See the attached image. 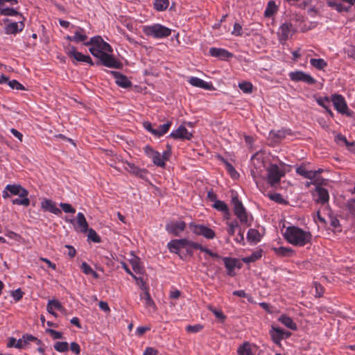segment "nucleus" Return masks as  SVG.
<instances>
[{"instance_id":"obj_13","label":"nucleus","mask_w":355,"mask_h":355,"mask_svg":"<svg viewBox=\"0 0 355 355\" xmlns=\"http://www.w3.org/2000/svg\"><path fill=\"white\" fill-rule=\"evenodd\" d=\"M269 334L271 336L272 340L279 345L284 337L288 338L291 336V333L286 332L284 329L274 326L271 327Z\"/></svg>"},{"instance_id":"obj_19","label":"nucleus","mask_w":355,"mask_h":355,"mask_svg":"<svg viewBox=\"0 0 355 355\" xmlns=\"http://www.w3.org/2000/svg\"><path fill=\"white\" fill-rule=\"evenodd\" d=\"M127 166L125 167V170H127L130 173L139 177L140 178L145 179L147 177L148 171L145 168H140L135 166L134 164L125 162H124Z\"/></svg>"},{"instance_id":"obj_58","label":"nucleus","mask_w":355,"mask_h":355,"mask_svg":"<svg viewBox=\"0 0 355 355\" xmlns=\"http://www.w3.org/2000/svg\"><path fill=\"white\" fill-rule=\"evenodd\" d=\"M90 241L94 243H101V236L92 229L90 228Z\"/></svg>"},{"instance_id":"obj_54","label":"nucleus","mask_w":355,"mask_h":355,"mask_svg":"<svg viewBox=\"0 0 355 355\" xmlns=\"http://www.w3.org/2000/svg\"><path fill=\"white\" fill-rule=\"evenodd\" d=\"M8 85L10 87V88L15 89L17 90H24L25 89V87H24V85H21L20 83H19L16 80H9Z\"/></svg>"},{"instance_id":"obj_48","label":"nucleus","mask_w":355,"mask_h":355,"mask_svg":"<svg viewBox=\"0 0 355 355\" xmlns=\"http://www.w3.org/2000/svg\"><path fill=\"white\" fill-rule=\"evenodd\" d=\"M208 309L211 311L214 315L218 319L220 320V321L223 322L225 318H226V316L223 314V313L220 311V310H218L215 308H214L211 305H209L207 306Z\"/></svg>"},{"instance_id":"obj_28","label":"nucleus","mask_w":355,"mask_h":355,"mask_svg":"<svg viewBox=\"0 0 355 355\" xmlns=\"http://www.w3.org/2000/svg\"><path fill=\"white\" fill-rule=\"evenodd\" d=\"M275 253L281 257H291L294 254V250L291 248L280 246L278 248H272Z\"/></svg>"},{"instance_id":"obj_18","label":"nucleus","mask_w":355,"mask_h":355,"mask_svg":"<svg viewBox=\"0 0 355 355\" xmlns=\"http://www.w3.org/2000/svg\"><path fill=\"white\" fill-rule=\"evenodd\" d=\"M19 21L17 22H10L5 27V33L7 35H15L20 33L24 28V23L22 19H19Z\"/></svg>"},{"instance_id":"obj_44","label":"nucleus","mask_w":355,"mask_h":355,"mask_svg":"<svg viewBox=\"0 0 355 355\" xmlns=\"http://www.w3.org/2000/svg\"><path fill=\"white\" fill-rule=\"evenodd\" d=\"M87 35L82 29L77 30L73 36V41L76 42H84L87 39Z\"/></svg>"},{"instance_id":"obj_43","label":"nucleus","mask_w":355,"mask_h":355,"mask_svg":"<svg viewBox=\"0 0 355 355\" xmlns=\"http://www.w3.org/2000/svg\"><path fill=\"white\" fill-rule=\"evenodd\" d=\"M169 5L168 0H155L154 8L157 11L166 10Z\"/></svg>"},{"instance_id":"obj_31","label":"nucleus","mask_w":355,"mask_h":355,"mask_svg":"<svg viewBox=\"0 0 355 355\" xmlns=\"http://www.w3.org/2000/svg\"><path fill=\"white\" fill-rule=\"evenodd\" d=\"M226 231L230 236H232L234 235L236 231H239V229H241L239 225V223L236 220H228L226 222Z\"/></svg>"},{"instance_id":"obj_60","label":"nucleus","mask_w":355,"mask_h":355,"mask_svg":"<svg viewBox=\"0 0 355 355\" xmlns=\"http://www.w3.org/2000/svg\"><path fill=\"white\" fill-rule=\"evenodd\" d=\"M193 245V249H198L200 250L201 252H205L207 255L209 256V254L211 252V250H210L209 249L202 246V245H200V243H196L195 242L194 244H192Z\"/></svg>"},{"instance_id":"obj_26","label":"nucleus","mask_w":355,"mask_h":355,"mask_svg":"<svg viewBox=\"0 0 355 355\" xmlns=\"http://www.w3.org/2000/svg\"><path fill=\"white\" fill-rule=\"evenodd\" d=\"M223 260L227 270V275L230 276H234V270L236 266L237 260L230 257H223Z\"/></svg>"},{"instance_id":"obj_22","label":"nucleus","mask_w":355,"mask_h":355,"mask_svg":"<svg viewBox=\"0 0 355 355\" xmlns=\"http://www.w3.org/2000/svg\"><path fill=\"white\" fill-rule=\"evenodd\" d=\"M41 207L44 211H50L51 213H53L55 215H60L62 214V211L60 209H58L55 203L50 199L45 198L44 200L41 202Z\"/></svg>"},{"instance_id":"obj_45","label":"nucleus","mask_w":355,"mask_h":355,"mask_svg":"<svg viewBox=\"0 0 355 355\" xmlns=\"http://www.w3.org/2000/svg\"><path fill=\"white\" fill-rule=\"evenodd\" d=\"M291 134V130L287 129L279 130L277 132H270V135L276 137L278 139H282L285 138L287 135Z\"/></svg>"},{"instance_id":"obj_15","label":"nucleus","mask_w":355,"mask_h":355,"mask_svg":"<svg viewBox=\"0 0 355 355\" xmlns=\"http://www.w3.org/2000/svg\"><path fill=\"white\" fill-rule=\"evenodd\" d=\"M65 52L69 57L75 59L76 61L89 63V55H85L76 51L73 46L69 44L65 47Z\"/></svg>"},{"instance_id":"obj_29","label":"nucleus","mask_w":355,"mask_h":355,"mask_svg":"<svg viewBox=\"0 0 355 355\" xmlns=\"http://www.w3.org/2000/svg\"><path fill=\"white\" fill-rule=\"evenodd\" d=\"M46 310L49 313H51V310H58L61 312H65V309L62 306L61 303L57 300H50L46 306Z\"/></svg>"},{"instance_id":"obj_17","label":"nucleus","mask_w":355,"mask_h":355,"mask_svg":"<svg viewBox=\"0 0 355 355\" xmlns=\"http://www.w3.org/2000/svg\"><path fill=\"white\" fill-rule=\"evenodd\" d=\"M293 33H295V30L293 28V26L291 23H284L281 25L279 28L278 35L279 37L280 41H286L289 37H291Z\"/></svg>"},{"instance_id":"obj_42","label":"nucleus","mask_w":355,"mask_h":355,"mask_svg":"<svg viewBox=\"0 0 355 355\" xmlns=\"http://www.w3.org/2000/svg\"><path fill=\"white\" fill-rule=\"evenodd\" d=\"M277 10V6L275 1H270L268 3L267 7L264 11V15L266 17H271Z\"/></svg>"},{"instance_id":"obj_56","label":"nucleus","mask_w":355,"mask_h":355,"mask_svg":"<svg viewBox=\"0 0 355 355\" xmlns=\"http://www.w3.org/2000/svg\"><path fill=\"white\" fill-rule=\"evenodd\" d=\"M225 166L227 171L229 172V173L233 178H237L239 176V173L236 172V171L231 164L225 162Z\"/></svg>"},{"instance_id":"obj_40","label":"nucleus","mask_w":355,"mask_h":355,"mask_svg":"<svg viewBox=\"0 0 355 355\" xmlns=\"http://www.w3.org/2000/svg\"><path fill=\"white\" fill-rule=\"evenodd\" d=\"M171 124L172 123L171 121H168L167 123L159 125L158 128L155 129V137H159L166 134L168 131Z\"/></svg>"},{"instance_id":"obj_35","label":"nucleus","mask_w":355,"mask_h":355,"mask_svg":"<svg viewBox=\"0 0 355 355\" xmlns=\"http://www.w3.org/2000/svg\"><path fill=\"white\" fill-rule=\"evenodd\" d=\"M247 239L249 241L257 243L260 241V234L255 229H250L247 234Z\"/></svg>"},{"instance_id":"obj_32","label":"nucleus","mask_w":355,"mask_h":355,"mask_svg":"<svg viewBox=\"0 0 355 355\" xmlns=\"http://www.w3.org/2000/svg\"><path fill=\"white\" fill-rule=\"evenodd\" d=\"M0 14L4 16H17L19 17V19H24V17L21 13L10 8H3L1 6Z\"/></svg>"},{"instance_id":"obj_10","label":"nucleus","mask_w":355,"mask_h":355,"mask_svg":"<svg viewBox=\"0 0 355 355\" xmlns=\"http://www.w3.org/2000/svg\"><path fill=\"white\" fill-rule=\"evenodd\" d=\"M291 80L295 82H304L309 85H313L316 80L309 73L302 71H295L289 73Z\"/></svg>"},{"instance_id":"obj_53","label":"nucleus","mask_w":355,"mask_h":355,"mask_svg":"<svg viewBox=\"0 0 355 355\" xmlns=\"http://www.w3.org/2000/svg\"><path fill=\"white\" fill-rule=\"evenodd\" d=\"M203 329V326L200 324H196L194 325H188L186 327V330L189 333H198L200 331Z\"/></svg>"},{"instance_id":"obj_34","label":"nucleus","mask_w":355,"mask_h":355,"mask_svg":"<svg viewBox=\"0 0 355 355\" xmlns=\"http://www.w3.org/2000/svg\"><path fill=\"white\" fill-rule=\"evenodd\" d=\"M310 64L318 70H322L327 66V62L322 58H311Z\"/></svg>"},{"instance_id":"obj_5","label":"nucleus","mask_w":355,"mask_h":355,"mask_svg":"<svg viewBox=\"0 0 355 355\" xmlns=\"http://www.w3.org/2000/svg\"><path fill=\"white\" fill-rule=\"evenodd\" d=\"M284 175V171L280 169L277 164H271L267 168L268 182L272 186L279 183Z\"/></svg>"},{"instance_id":"obj_46","label":"nucleus","mask_w":355,"mask_h":355,"mask_svg":"<svg viewBox=\"0 0 355 355\" xmlns=\"http://www.w3.org/2000/svg\"><path fill=\"white\" fill-rule=\"evenodd\" d=\"M239 87L246 94H250L252 92V84L250 82L240 83H239Z\"/></svg>"},{"instance_id":"obj_4","label":"nucleus","mask_w":355,"mask_h":355,"mask_svg":"<svg viewBox=\"0 0 355 355\" xmlns=\"http://www.w3.org/2000/svg\"><path fill=\"white\" fill-rule=\"evenodd\" d=\"M232 202L234 205V212L241 224L247 226L250 225V217L237 196L232 197Z\"/></svg>"},{"instance_id":"obj_64","label":"nucleus","mask_w":355,"mask_h":355,"mask_svg":"<svg viewBox=\"0 0 355 355\" xmlns=\"http://www.w3.org/2000/svg\"><path fill=\"white\" fill-rule=\"evenodd\" d=\"M46 331L51 334L53 339H60L62 337V334L60 331H57L51 329H49Z\"/></svg>"},{"instance_id":"obj_33","label":"nucleus","mask_w":355,"mask_h":355,"mask_svg":"<svg viewBox=\"0 0 355 355\" xmlns=\"http://www.w3.org/2000/svg\"><path fill=\"white\" fill-rule=\"evenodd\" d=\"M28 191L26 190V195L23 197H19L12 200L13 205H22L24 207H28L30 205V200L28 198Z\"/></svg>"},{"instance_id":"obj_55","label":"nucleus","mask_w":355,"mask_h":355,"mask_svg":"<svg viewBox=\"0 0 355 355\" xmlns=\"http://www.w3.org/2000/svg\"><path fill=\"white\" fill-rule=\"evenodd\" d=\"M60 207L65 213L74 214L76 212V209L70 204L61 202Z\"/></svg>"},{"instance_id":"obj_1","label":"nucleus","mask_w":355,"mask_h":355,"mask_svg":"<svg viewBox=\"0 0 355 355\" xmlns=\"http://www.w3.org/2000/svg\"><path fill=\"white\" fill-rule=\"evenodd\" d=\"M110 45L101 37L95 36L90 38V53L99 59L101 64L107 67L121 69L122 63L112 55Z\"/></svg>"},{"instance_id":"obj_14","label":"nucleus","mask_w":355,"mask_h":355,"mask_svg":"<svg viewBox=\"0 0 355 355\" xmlns=\"http://www.w3.org/2000/svg\"><path fill=\"white\" fill-rule=\"evenodd\" d=\"M335 109L341 114H345L347 110V105L344 97L340 94H334L331 97Z\"/></svg>"},{"instance_id":"obj_8","label":"nucleus","mask_w":355,"mask_h":355,"mask_svg":"<svg viewBox=\"0 0 355 355\" xmlns=\"http://www.w3.org/2000/svg\"><path fill=\"white\" fill-rule=\"evenodd\" d=\"M189 227L193 234L202 236L207 239H213L216 236L214 231L204 225H196L191 223L189 224Z\"/></svg>"},{"instance_id":"obj_30","label":"nucleus","mask_w":355,"mask_h":355,"mask_svg":"<svg viewBox=\"0 0 355 355\" xmlns=\"http://www.w3.org/2000/svg\"><path fill=\"white\" fill-rule=\"evenodd\" d=\"M279 321L281 322L285 327L289 328L291 330L295 331L297 327L296 324L293 322L291 318L286 315H282L279 318Z\"/></svg>"},{"instance_id":"obj_62","label":"nucleus","mask_w":355,"mask_h":355,"mask_svg":"<svg viewBox=\"0 0 355 355\" xmlns=\"http://www.w3.org/2000/svg\"><path fill=\"white\" fill-rule=\"evenodd\" d=\"M232 34L236 36L241 35L242 34V27L238 24L235 23L234 25L233 31H232Z\"/></svg>"},{"instance_id":"obj_2","label":"nucleus","mask_w":355,"mask_h":355,"mask_svg":"<svg viewBox=\"0 0 355 355\" xmlns=\"http://www.w3.org/2000/svg\"><path fill=\"white\" fill-rule=\"evenodd\" d=\"M284 237L288 243L297 247H303L311 243L312 240L310 232L294 225L286 228Z\"/></svg>"},{"instance_id":"obj_24","label":"nucleus","mask_w":355,"mask_h":355,"mask_svg":"<svg viewBox=\"0 0 355 355\" xmlns=\"http://www.w3.org/2000/svg\"><path fill=\"white\" fill-rule=\"evenodd\" d=\"M315 191L318 196V198L315 200L317 202H320L321 204H325L328 202L329 200V192L326 189H324L321 187H316Z\"/></svg>"},{"instance_id":"obj_39","label":"nucleus","mask_w":355,"mask_h":355,"mask_svg":"<svg viewBox=\"0 0 355 355\" xmlns=\"http://www.w3.org/2000/svg\"><path fill=\"white\" fill-rule=\"evenodd\" d=\"M213 207L218 211H220L225 214H229V208L227 204L222 200H216Z\"/></svg>"},{"instance_id":"obj_36","label":"nucleus","mask_w":355,"mask_h":355,"mask_svg":"<svg viewBox=\"0 0 355 355\" xmlns=\"http://www.w3.org/2000/svg\"><path fill=\"white\" fill-rule=\"evenodd\" d=\"M327 5L329 7L335 9L336 10H337L339 12H341L343 11H345V12L349 11V7H346L345 5H343L339 2L335 1H328Z\"/></svg>"},{"instance_id":"obj_9","label":"nucleus","mask_w":355,"mask_h":355,"mask_svg":"<svg viewBox=\"0 0 355 355\" xmlns=\"http://www.w3.org/2000/svg\"><path fill=\"white\" fill-rule=\"evenodd\" d=\"M26 189L20 184H7L2 192V197L4 199L8 198L11 195L23 197L26 195Z\"/></svg>"},{"instance_id":"obj_57","label":"nucleus","mask_w":355,"mask_h":355,"mask_svg":"<svg viewBox=\"0 0 355 355\" xmlns=\"http://www.w3.org/2000/svg\"><path fill=\"white\" fill-rule=\"evenodd\" d=\"M24 292L20 288L12 291L11 296L14 298L15 302H19L23 297Z\"/></svg>"},{"instance_id":"obj_21","label":"nucleus","mask_w":355,"mask_h":355,"mask_svg":"<svg viewBox=\"0 0 355 355\" xmlns=\"http://www.w3.org/2000/svg\"><path fill=\"white\" fill-rule=\"evenodd\" d=\"M188 82L193 87L202 88L207 90H211L214 89L211 83L206 82L198 77H191Z\"/></svg>"},{"instance_id":"obj_61","label":"nucleus","mask_w":355,"mask_h":355,"mask_svg":"<svg viewBox=\"0 0 355 355\" xmlns=\"http://www.w3.org/2000/svg\"><path fill=\"white\" fill-rule=\"evenodd\" d=\"M347 207L350 214L355 216V199H351L347 202Z\"/></svg>"},{"instance_id":"obj_20","label":"nucleus","mask_w":355,"mask_h":355,"mask_svg":"<svg viewBox=\"0 0 355 355\" xmlns=\"http://www.w3.org/2000/svg\"><path fill=\"white\" fill-rule=\"evenodd\" d=\"M115 79L116 85L123 87L128 88L131 86L132 83L128 80L126 76L121 74V73L116 71H109Z\"/></svg>"},{"instance_id":"obj_41","label":"nucleus","mask_w":355,"mask_h":355,"mask_svg":"<svg viewBox=\"0 0 355 355\" xmlns=\"http://www.w3.org/2000/svg\"><path fill=\"white\" fill-rule=\"evenodd\" d=\"M316 101L318 105L324 107L331 116H333V113L330 109V101L327 97L317 98Z\"/></svg>"},{"instance_id":"obj_37","label":"nucleus","mask_w":355,"mask_h":355,"mask_svg":"<svg viewBox=\"0 0 355 355\" xmlns=\"http://www.w3.org/2000/svg\"><path fill=\"white\" fill-rule=\"evenodd\" d=\"M296 173L298 175L309 180H312L314 178V173H312L311 171L306 170L304 166L297 167Z\"/></svg>"},{"instance_id":"obj_38","label":"nucleus","mask_w":355,"mask_h":355,"mask_svg":"<svg viewBox=\"0 0 355 355\" xmlns=\"http://www.w3.org/2000/svg\"><path fill=\"white\" fill-rule=\"evenodd\" d=\"M262 256V250H257L252 253L250 256L245 257L243 259V262L249 263L254 262L259 259Z\"/></svg>"},{"instance_id":"obj_16","label":"nucleus","mask_w":355,"mask_h":355,"mask_svg":"<svg viewBox=\"0 0 355 355\" xmlns=\"http://www.w3.org/2000/svg\"><path fill=\"white\" fill-rule=\"evenodd\" d=\"M169 136L175 139L186 140H190L193 137L192 134L182 125H180L175 130L172 131Z\"/></svg>"},{"instance_id":"obj_23","label":"nucleus","mask_w":355,"mask_h":355,"mask_svg":"<svg viewBox=\"0 0 355 355\" xmlns=\"http://www.w3.org/2000/svg\"><path fill=\"white\" fill-rule=\"evenodd\" d=\"M209 53L211 56L218 58L223 60L232 57V54L224 49L212 47L209 49Z\"/></svg>"},{"instance_id":"obj_47","label":"nucleus","mask_w":355,"mask_h":355,"mask_svg":"<svg viewBox=\"0 0 355 355\" xmlns=\"http://www.w3.org/2000/svg\"><path fill=\"white\" fill-rule=\"evenodd\" d=\"M130 264L132 266V270L136 273H141L143 268L140 265L139 259L138 258H135L130 260Z\"/></svg>"},{"instance_id":"obj_50","label":"nucleus","mask_w":355,"mask_h":355,"mask_svg":"<svg viewBox=\"0 0 355 355\" xmlns=\"http://www.w3.org/2000/svg\"><path fill=\"white\" fill-rule=\"evenodd\" d=\"M268 197L273 201H275L279 204H286V201L284 199L282 196L279 193H271L268 194Z\"/></svg>"},{"instance_id":"obj_12","label":"nucleus","mask_w":355,"mask_h":355,"mask_svg":"<svg viewBox=\"0 0 355 355\" xmlns=\"http://www.w3.org/2000/svg\"><path fill=\"white\" fill-rule=\"evenodd\" d=\"M186 223L184 221H171L166 225V230L175 236H178L185 230Z\"/></svg>"},{"instance_id":"obj_49","label":"nucleus","mask_w":355,"mask_h":355,"mask_svg":"<svg viewBox=\"0 0 355 355\" xmlns=\"http://www.w3.org/2000/svg\"><path fill=\"white\" fill-rule=\"evenodd\" d=\"M54 348L56 351L60 352H64L69 349V344L67 342H57Z\"/></svg>"},{"instance_id":"obj_27","label":"nucleus","mask_w":355,"mask_h":355,"mask_svg":"<svg viewBox=\"0 0 355 355\" xmlns=\"http://www.w3.org/2000/svg\"><path fill=\"white\" fill-rule=\"evenodd\" d=\"M254 347V345H252L249 342H245L238 347V355H254L252 348Z\"/></svg>"},{"instance_id":"obj_3","label":"nucleus","mask_w":355,"mask_h":355,"mask_svg":"<svg viewBox=\"0 0 355 355\" xmlns=\"http://www.w3.org/2000/svg\"><path fill=\"white\" fill-rule=\"evenodd\" d=\"M142 31L147 36L154 38L167 37L171 34V30L162 24H154L142 26Z\"/></svg>"},{"instance_id":"obj_11","label":"nucleus","mask_w":355,"mask_h":355,"mask_svg":"<svg viewBox=\"0 0 355 355\" xmlns=\"http://www.w3.org/2000/svg\"><path fill=\"white\" fill-rule=\"evenodd\" d=\"M144 150L146 155L152 159L155 165L162 168L165 167V162L158 151L155 150L148 145L146 146Z\"/></svg>"},{"instance_id":"obj_25","label":"nucleus","mask_w":355,"mask_h":355,"mask_svg":"<svg viewBox=\"0 0 355 355\" xmlns=\"http://www.w3.org/2000/svg\"><path fill=\"white\" fill-rule=\"evenodd\" d=\"M140 299L144 300L146 308L148 309L150 311H155V304L151 298L150 295L148 291H146L143 294L140 295Z\"/></svg>"},{"instance_id":"obj_7","label":"nucleus","mask_w":355,"mask_h":355,"mask_svg":"<svg viewBox=\"0 0 355 355\" xmlns=\"http://www.w3.org/2000/svg\"><path fill=\"white\" fill-rule=\"evenodd\" d=\"M65 221L72 224L74 229L78 232H86L87 230V222L84 214L81 212L78 213L76 219L66 216Z\"/></svg>"},{"instance_id":"obj_52","label":"nucleus","mask_w":355,"mask_h":355,"mask_svg":"<svg viewBox=\"0 0 355 355\" xmlns=\"http://www.w3.org/2000/svg\"><path fill=\"white\" fill-rule=\"evenodd\" d=\"M311 183L315 185L316 187H321L322 185L327 184V180L318 175H315V178H313L312 180H311Z\"/></svg>"},{"instance_id":"obj_59","label":"nucleus","mask_w":355,"mask_h":355,"mask_svg":"<svg viewBox=\"0 0 355 355\" xmlns=\"http://www.w3.org/2000/svg\"><path fill=\"white\" fill-rule=\"evenodd\" d=\"M234 241L241 245H244V230L242 229H239L238 231L237 236L235 237Z\"/></svg>"},{"instance_id":"obj_51","label":"nucleus","mask_w":355,"mask_h":355,"mask_svg":"<svg viewBox=\"0 0 355 355\" xmlns=\"http://www.w3.org/2000/svg\"><path fill=\"white\" fill-rule=\"evenodd\" d=\"M335 141L339 145L345 144L347 146H352L353 144L352 143H349L346 137L341 134H338L335 137Z\"/></svg>"},{"instance_id":"obj_6","label":"nucleus","mask_w":355,"mask_h":355,"mask_svg":"<svg viewBox=\"0 0 355 355\" xmlns=\"http://www.w3.org/2000/svg\"><path fill=\"white\" fill-rule=\"evenodd\" d=\"M195 242L189 241L187 239H175L171 241L168 243V248L170 252L173 253H178L181 248H187L188 252H191V249L193 248V245Z\"/></svg>"},{"instance_id":"obj_63","label":"nucleus","mask_w":355,"mask_h":355,"mask_svg":"<svg viewBox=\"0 0 355 355\" xmlns=\"http://www.w3.org/2000/svg\"><path fill=\"white\" fill-rule=\"evenodd\" d=\"M23 338L24 339L26 345L28 344L30 342L36 341L37 343L40 342V340H38L35 336L31 335V334H24L23 336Z\"/></svg>"}]
</instances>
